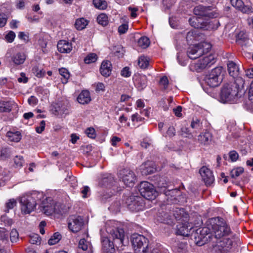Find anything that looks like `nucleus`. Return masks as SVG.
Returning a JSON list of instances; mask_svg holds the SVG:
<instances>
[{
    "instance_id": "nucleus-1",
    "label": "nucleus",
    "mask_w": 253,
    "mask_h": 253,
    "mask_svg": "<svg viewBox=\"0 0 253 253\" xmlns=\"http://www.w3.org/2000/svg\"><path fill=\"white\" fill-rule=\"evenodd\" d=\"M208 226L200 231L199 238L204 243L211 242L212 253H227L231 249L235 237L222 219L210 220Z\"/></svg>"
},
{
    "instance_id": "nucleus-2",
    "label": "nucleus",
    "mask_w": 253,
    "mask_h": 253,
    "mask_svg": "<svg viewBox=\"0 0 253 253\" xmlns=\"http://www.w3.org/2000/svg\"><path fill=\"white\" fill-rule=\"evenodd\" d=\"M43 198L42 193L35 191L30 194H27L21 197L20 204L21 212L23 214H29L35 209L37 201Z\"/></svg>"
},
{
    "instance_id": "nucleus-3",
    "label": "nucleus",
    "mask_w": 253,
    "mask_h": 253,
    "mask_svg": "<svg viewBox=\"0 0 253 253\" xmlns=\"http://www.w3.org/2000/svg\"><path fill=\"white\" fill-rule=\"evenodd\" d=\"M239 90V85L235 82L225 85L221 91V101L225 103L233 101L237 97Z\"/></svg>"
},
{
    "instance_id": "nucleus-4",
    "label": "nucleus",
    "mask_w": 253,
    "mask_h": 253,
    "mask_svg": "<svg viewBox=\"0 0 253 253\" xmlns=\"http://www.w3.org/2000/svg\"><path fill=\"white\" fill-rule=\"evenodd\" d=\"M211 48V45L208 42L194 44L188 48L187 55L190 58L195 59L208 53Z\"/></svg>"
},
{
    "instance_id": "nucleus-5",
    "label": "nucleus",
    "mask_w": 253,
    "mask_h": 253,
    "mask_svg": "<svg viewBox=\"0 0 253 253\" xmlns=\"http://www.w3.org/2000/svg\"><path fill=\"white\" fill-rule=\"evenodd\" d=\"M61 205L55 202L50 198H46L41 205V211L47 215L52 214L53 212L61 213Z\"/></svg>"
},
{
    "instance_id": "nucleus-6",
    "label": "nucleus",
    "mask_w": 253,
    "mask_h": 253,
    "mask_svg": "<svg viewBox=\"0 0 253 253\" xmlns=\"http://www.w3.org/2000/svg\"><path fill=\"white\" fill-rule=\"evenodd\" d=\"M139 191L141 195L148 200L155 199L158 195L154 185L147 181L140 183Z\"/></svg>"
},
{
    "instance_id": "nucleus-7",
    "label": "nucleus",
    "mask_w": 253,
    "mask_h": 253,
    "mask_svg": "<svg viewBox=\"0 0 253 253\" xmlns=\"http://www.w3.org/2000/svg\"><path fill=\"white\" fill-rule=\"evenodd\" d=\"M222 67L215 68L207 76L205 81L207 84L211 87L217 86L221 82L222 78L221 76Z\"/></svg>"
},
{
    "instance_id": "nucleus-8",
    "label": "nucleus",
    "mask_w": 253,
    "mask_h": 253,
    "mask_svg": "<svg viewBox=\"0 0 253 253\" xmlns=\"http://www.w3.org/2000/svg\"><path fill=\"white\" fill-rule=\"evenodd\" d=\"M193 12L196 15H198L201 18L208 17L213 18L219 16V13L217 10L211 6H205L199 5L194 8Z\"/></svg>"
},
{
    "instance_id": "nucleus-9",
    "label": "nucleus",
    "mask_w": 253,
    "mask_h": 253,
    "mask_svg": "<svg viewBox=\"0 0 253 253\" xmlns=\"http://www.w3.org/2000/svg\"><path fill=\"white\" fill-rule=\"evenodd\" d=\"M131 241L132 247L136 253L140 252L144 248V247L148 246L149 240L143 235L134 234L131 236Z\"/></svg>"
},
{
    "instance_id": "nucleus-10",
    "label": "nucleus",
    "mask_w": 253,
    "mask_h": 253,
    "mask_svg": "<svg viewBox=\"0 0 253 253\" xmlns=\"http://www.w3.org/2000/svg\"><path fill=\"white\" fill-rule=\"evenodd\" d=\"M110 239L113 240L117 248H121L124 245V241L125 234L124 229L122 228H115L110 231Z\"/></svg>"
},
{
    "instance_id": "nucleus-11",
    "label": "nucleus",
    "mask_w": 253,
    "mask_h": 253,
    "mask_svg": "<svg viewBox=\"0 0 253 253\" xmlns=\"http://www.w3.org/2000/svg\"><path fill=\"white\" fill-rule=\"evenodd\" d=\"M140 201H141V198L130 195L126 198L125 204L130 211H138L143 207V203Z\"/></svg>"
},
{
    "instance_id": "nucleus-12",
    "label": "nucleus",
    "mask_w": 253,
    "mask_h": 253,
    "mask_svg": "<svg viewBox=\"0 0 253 253\" xmlns=\"http://www.w3.org/2000/svg\"><path fill=\"white\" fill-rule=\"evenodd\" d=\"M84 224V219L80 216L71 215L68 219V227L73 232L81 230Z\"/></svg>"
},
{
    "instance_id": "nucleus-13",
    "label": "nucleus",
    "mask_w": 253,
    "mask_h": 253,
    "mask_svg": "<svg viewBox=\"0 0 253 253\" xmlns=\"http://www.w3.org/2000/svg\"><path fill=\"white\" fill-rule=\"evenodd\" d=\"M121 174L122 175V180L126 186L131 187L134 185L136 177L132 171L124 169Z\"/></svg>"
},
{
    "instance_id": "nucleus-14",
    "label": "nucleus",
    "mask_w": 253,
    "mask_h": 253,
    "mask_svg": "<svg viewBox=\"0 0 253 253\" xmlns=\"http://www.w3.org/2000/svg\"><path fill=\"white\" fill-rule=\"evenodd\" d=\"M215 62V58L214 55L210 54L203 56L196 63V67L199 69H203L206 67H210Z\"/></svg>"
},
{
    "instance_id": "nucleus-15",
    "label": "nucleus",
    "mask_w": 253,
    "mask_h": 253,
    "mask_svg": "<svg viewBox=\"0 0 253 253\" xmlns=\"http://www.w3.org/2000/svg\"><path fill=\"white\" fill-rule=\"evenodd\" d=\"M139 170L143 175L151 174L156 171V165L153 161H147L140 166Z\"/></svg>"
},
{
    "instance_id": "nucleus-16",
    "label": "nucleus",
    "mask_w": 253,
    "mask_h": 253,
    "mask_svg": "<svg viewBox=\"0 0 253 253\" xmlns=\"http://www.w3.org/2000/svg\"><path fill=\"white\" fill-rule=\"evenodd\" d=\"M70 105L67 101H59L57 103L52 109L53 113L56 115H62L69 113Z\"/></svg>"
},
{
    "instance_id": "nucleus-17",
    "label": "nucleus",
    "mask_w": 253,
    "mask_h": 253,
    "mask_svg": "<svg viewBox=\"0 0 253 253\" xmlns=\"http://www.w3.org/2000/svg\"><path fill=\"white\" fill-rule=\"evenodd\" d=\"M199 173L206 185H210L214 181V178L212 172L207 167H202L199 170Z\"/></svg>"
},
{
    "instance_id": "nucleus-18",
    "label": "nucleus",
    "mask_w": 253,
    "mask_h": 253,
    "mask_svg": "<svg viewBox=\"0 0 253 253\" xmlns=\"http://www.w3.org/2000/svg\"><path fill=\"white\" fill-rule=\"evenodd\" d=\"M189 22L190 24L196 29H203L208 30L210 28H213L210 25H207V22L204 21L201 17H193L189 18Z\"/></svg>"
},
{
    "instance_id": "nucleus-19",
    "label": "nucleus",
    "mask_w": 253,
    "mask_h": 253,
    "mask_svg": "<svg viewBox=\"0 0 253 253\" xmlns=\"http://www.w3.org/2000/svg\"><path fill=\"white\" fill-rule=\"evenodd\" d=\"M232 5L243 13L250 14L253 12V8L249 5H245L242 0H231Z\"/></svg>"
},
{
    "instance_id": "nucleus-20",
    "label": "nucleus",
    "mask_w": 253,
    "mask_h": 253,
    "mask_svg": "<svg viewBox=\"0 0 253 253\" xmlns=\"http://www.w3.org/2000/svg\"><path fill=\"white\" fill-rule=\"evenodd\" d=\"M102 250L104 253H112L115 250V245L111 242L108 237H102L101 239Z\"/></svg>"
},
{
    "instance_id": "nucleus-21",
    "label": "nucleus",
    "mask_w": 253,
    "mask_h": 253,
    "mask_svg": "<svg viewBox=\"0 0 253 253\" xmlns=\"http://www.w3.org/2000/svg\"><path fill=\"white\" fill-rule=\"evenodd\" d=\"M59 52L63 53H70L72 50V43L65 40H61L57 43Z\"/></svg>"
},
{
    "instance_id": "nucleus-22",
    "label": "nucleus",
    "mask_w": 253,
    "mask_h": 253,
    "mask_svg": "<svg viewBox=\"0 0 253 253\" xmlns=\"http://www.w3.org/2000/svg\"><path fill=\"white\" fill-rule=\"evenodd\" d=\"M100 71L101 75L105 77H108L111 73L112 65L109 61H104L102 62Z\"/></svg>"
},
{
    "instance_id": "nucleus-23",
    "label": "nucleus",
    "mask_w": 253,
    "mask_h": 253,
    "mask_svg": "<svg viewBox=\"0 0 253 253\" xmlns=\"http://www.w3.org/2000/svg\"><path fill=\"white\" fill-rule=\"evenodd\" d=\"M15 103L13 101H0V112L1 113L10 112Z\"/></svg>"
},
{
    "instance_id": "nucleus-24",
    "label": "nucleus",
    "mask_w": 253,
    "mask_h": 253,
    "mask_svg": "<svg viewBox=\"0 0 253 253\" xmlns=\"http://www.w3.org/2000/svg\"><path fill=\"white\" fill-rule=\"evenodd\" d=\"M77 100L82 104H88L91 101V98L89 91L83 90L78 96Z\"/></svg>"
},
{
    "instance_id": "nucleus-25",
    "label": "nucleus",
    "mask_w": 253,
    "mask_h": 253,
    "mask_svg": "<svg viewBox=\"0 0 253 253\" xmlns=\"http://www.w3.org/2000/svg\"><path fill=\"white\" fill-rule=\"evenodd\" d=\"M228 71L229 75L235 78L239 74V69L238 65L233 61H229L227 64Z\"/></svg>"
},
{
    "instance_id": "nucleus-26",
    "label": "nucleus",
    "mask_w": 253,
    "mask_h": 253,
    "mask_svg": "<svg viewBox=\"0 0 253 253\" xmlns=\"http://www.w3.org/2000/svg\"><path fill=\"white\" fill-rule=\"evenodd\" d=\"M134 82L139 89H142L147 85V77L144 75L137 76L134 79Z\"/></svg>"
},
{
    "instance_id": "nucleus-27",
    "label": "nucleus",
    "mask_w": 253,
    "mask_h": 253,
    "mask_svg": "<svg viewBox=\"0 0 253 253\" xmlns=\"http://www.w3.org/2000/svg\"><path fill=\"white\" fill-rule=\"evenodd\" d=\"M140 253H161L157 245L155 244H148Z\"/></svg>"
},
{
    "instance_id": "nucleus-28",
    "label": "nucleus",
    "mask_w": 253,
    "mask_h": 253,
    "mask_svg": "<svg viewBox=\"0 0 253 253\" xmlns=\"http://www.w3.org/2000/svg\"><path fill=\"white\" fill-rule=\"evenodd\" d=\"M211 134L209 131H206L200 134L198 136V139L200 143L207 144L211 141Z\"/></svg>"
},
{
    "instance_id": "nucleus-29",
    "label": "nucleus",
    "mask_w": 253,
    "mask_h": 253,
    "mask_svg": "<svg viewBox=\"0 0 253 253\" xmlns=\"http://www.w3.org/2000/svg\"><path fill=\"white\" fill-rule=\"evenodd\" d=\"M26 55L23 53L19 52L13 55L12 60L16 65L23 64L26 60Z\"/></svg>"
},
{
    "instance_id": "nucleus-30",
    "label": "nucleus",
    "mask_w": 253,
    "mask_h": 253,
    "mask_svg": "<svg viewBox=\"0 0 253 253\" xmlns=\"http://www.w3.org/2000/svg\"><path fill=\"white\" fill-rule=\"evenodd\" d=\"M6 136L11 141L19 142L21 139V133L19 131L12 132L9 131L6 133Z\"/></svg>"
},
{
    "instance_id": "nucleus-31",
    "label": "nucleus",
    "mask_w": 253,
    "mask_h": 253,
    "mask_svg": "<svg viewBox=\"0 0 253 253\" xmlns=\"http://www.w3.org/2000/svg\"><path fill=\"white\" fill-rule=\"evenodd\" d=\"M60 75L63 77L61 81L63 84H66L70 77V73L66 68H61L59 70Z\"/></svg>"
},
{
    "instance_id": "nucleus-32",
    "label": "nucleus",
    "mask_w": 253,
    "mask_h": 253,
    "mask_svg": "<svg viewBox=\"0 0 253 253\" xmlns=\"http://www.w3.org/2000/svg\"><path fill=\"white\" fill-rule=\"evenodd\" d=\"M87 25V21L84 18L77 19L75 22V26L78 30H82Z\"/></svg>"
},
{
    "instance_id": "nucleus-33",
    "label": "nucleus",
    "mask_w": 253,
    "mask_h": 253,
    "mask_svg": "<svg viewBox=\"0 0 253 253\" xmlns=\"http://www.w3.org/2000/svg\"><path fill=\"white\" fill-rule=\"evenodd\" d=\"M181 192L178 189H175V194H176V198L175 200L177 201L179 204H183L186 202V197L185 194H180Z\"/></svg>"
},
{
    "instance_id": "nucleus-34",
    "label": "nucleus",
    "mask_w": 253,
    "mask_h": 253,
    "mask_svg": "<svg viewBox=\"0 0 253 253\" xmlns=\"http://www.w3.org/2000/svg\"><path fill=\"white\" fill-rule=\"evenodd\" d=\"M187 214L183 209L176 208L175 209V218L180 219L181 218H187Z\"/></svg>"
},
{
    "instance_id": "nucleus-35",
    "label": "nucleus",
    "mask_w": 253,
    "mask_h": 253,
    "mask_svg": "<svg viewBox=\"0 0 253 253\" xmlns=\"http://www.w3.org/2000/svg\"><path fill=\"white\" fill-rule=\"evenodd\" d=\"M188 229L185 225L183 224L177 225V234L186 236L188 235Z\"/></svg>"
},
{
    "instance_id": "nucleus-36",
    "label": "nucleus",
    "mask_w": 253,
    "mask_h": 253,
    "mask_svg": "<svg viewBox=\"0 0 253 253\" xmlns=\"http://www.w3.org/2000/svg\"><path fill=\"white\" fill-rule=\"evenodd\" d=\"M61 239V235L60 234H59L58 232H56L53 234V236L51 237V238L48 240V244L50 245H53L59 242V241Z\"/></svg>"
},
{
    "instance_id": "nucleus-37",
    "label": "nucleus",
    "mask_w": 253,
    "mask_h": 253,
    "mask_svg": "<svg viewBox=\"0 0 253 253\" xmlns=\"http://www.w3.org/2000/svg\"><path fill=\"white\" fill-rule=\"evenodd\" d=\"M199 35L197 30L191 31L189 32L186 36V39L188 41L193 40L197 41L199 40Z\"/></svg>"
},
{
    "instance_id": "nucleus-38",
    "label": "nucleus",
    "mask_w": 253,
    "mask_h": 253,
    "mask_svg": "<svg viewBox=\"0 0 253 253\" xmlns=\"http://www.w3.org/2000/svg\"><path fill=\"white\" fill-rule=\"evenodd\" d=\"M97 20L99 24L104 26H106L108 23V17L104 13L99 14L97 18Z\"/></svg>"
},
{
    "instance_id": "nucleus-39",
    "label": "nucleus",
    "mask_w": 253,
    "mask_h": 253,
    "mask_svg": "<svg viewBox=\"0 0 253 253\" xmlns=\"http://www.w3.org/2000/svg\"><path fill=\"white\" fill-rule=\"evenodd\" d=\"M78 247L83 251H87L88 248L90 249L91 244L84 239H82L79 241Z\"/></svg>"
},
{
    "instance_id": "nucleus-40",
    "label": "nucleus",
    "mask_w": 253,
    "mask_h": 253,
    "mask_svg": "<svg viewBox=\"0 0 253 253\" xmlns=\"http://www.w3.org/2000/svg\"><path fill=\"white\" fill-rule=\"evenodd\" d=\"M244 172V169L238 167L232 169L230 171V176L232 178H236Z\"/></svg>"
},
{
    "instance_id": "nucleus-41",
    "label": "nucleus",
    "mask_w": 253,
    "mask_h": 253,
    "mask_svg": "<svg viewBox=\"0 0 253 253\" xmlns=\"http://www.w3.org/2000/svg\"><path fill=\"white\" fill-rule=\"evenodd\" d=\"M149 39L146 37H141L138 41V45L142 48H147L149 45Z\"/></svg>"
},
{
    "instance_id": "nucleus-42",
    "label": "nucleus",
    "mask_w": 253,
    "mask_h": 253,
    "mask_svg": "<svg viewBox=\"0 0 253 253\" xmlns=\"http://www.w3.org/2000/svg\"><path fill=\"white\" fill-rule=\"evenodd\" d=\"M138 64L141 68L145 69L149 65V60L147 57L141 56L138 59Z\"/></svg>"
},
{
    "instance_id": "nucleus-43",
    "label": "nucleus",
    "mask_w": 253,
    "mask_h": 253,
    "mask_svg": "<svg viewBox=\"0 0 253 253\" xmlns=\"http://www.w3.org/2000/svg\"><path fill=\"white\" fill-rule=\"evenodd\" d=\"M155 184L159 188L166 187L168 186V184L165 178L163 177L160 176L157 177Z\"/></svg>"
},
{
    "instance_id": "nucleus-44",
    "label": "nucleus",
    "mask_w": 253,
    "mask_h": 253,
    "mask_svg": "<svg viewBox=\"0 0 253 253\" xmlns=\"http://www.w3.org/2000/svg\"><path fill=\"white\" fill-rule=\"evenodd\" d=\"M94 6L100 9H104L107 7V3L105 1L101 0H93Z\"/></svg>"
},
{
    "instance_id": "nucleus-45",
    "label": "nucleus",
    "mask_w": 253,
    "mask_h": 253,
    "mask_svg": "<svg viewBox=\"0 0 253 253\" xmlns=\"http://www.w3.org/2000/svg\"><path fill=\"white\" fill-rule=\"evenodd\" d=\"M10 239L12 243H16L19 240V234L15 229H13L10 233Z\"/></svg>"
},
{
    "instance_id": "nucleus-46",
    "label": "nucleus",
    "mask_w": 253,
    "mask_h": 253,
    "mask_svg": "<svg viewBox=\"0 0 253 253\" xmlns=\"http://www.w3.org/2000/svg\"><path fill=\"white\" fill-rule=\"evenodd\" d=\"M29 242L32 244H40L41 238L38 234H33L30 236Z\"/></svg>"
},
{
    "instance_id": "nucleus-47",
    "label": "nucleus",
    "mask_w": 253,
    "mask_h": 253,
    "mask_svg": "<svg viewBox=\"0 0 253 253\" xmlns=\"http://www.w3.org/2000/svg\"><path fill=\"white\" fill-rule=\"evenodd\" d=\"M17 205V201L14 199H11L9 200L8 202L5 204L6 212H8L9 210L13 209Z\"/></svg>"
},
{
    "instance_id": "nucleus-48",
    "label": "nucleus",
    "mask_w": 253,
    "mask_h": 253,
    "mask_svg": "<svg viewBox=\"0 0 253 253\" xmlns=\"http://www.w3.org/2000/svg\"><path fill=\"white\" fill-rule=\"evenodd\" d=\"M97 57L95 53L89 54L84 59V62L86 64H90L94 62L97 60Z\"/></svg>"
},
{
    "instance_id": "nucleus-49",
    "label": "nucleus",
    "mask_w": 253,
    "mask_h": 253,
    "mask_svg": "<svg viewBox=\"0 0 253 253\" xmlns=\"http://www.w3.org/2000/svg\"><path fill=\"white\" fill-rule=\"evenodd\" d=\"M113 177L111 175L109 174L102 179L101 184L104 186H108L109 184L113 183Z\"/></svg>"
},
{
    "instance_id": "nucleus-50",
    "label": "nucleus",
    "mask_w": 253,
    "mask_h": 253,
    "mask_svg": "<svg viewBox=\"0 0 253 253\" xmlns=\"http://www.w3.org/2000/svg\"><path fill=\"white\" fill-rule=\"evenodd\" d=\"M180 134L184 137H188L189 138H192L193 137L192 133L190 132L188 128L187 127H183L181 128Z\"/></svg>"
},
{
    "instance_id": "nucleus-51",
    "label": "nucleus",
    "mask_w": 253,
    "mask_h": 253,
    "mask_svg": "<svg viewBox=\"0 0 253 253\" xmlns=\"http://www.w3.org/2000/svg\"><path fill=\"white\" fill-rule=\"evenodd\" d=\"M160 85L164 89H166L168 87L169 81L167 77L163 76L162 77L159 82Z\"/></svg>"
},
{
    "instance_id": "nucleus-52",
    "label": "nucleus",
    "mask_w": 253,
    "mask_h": 253,
    "mask_svg": "<svg viewBox=\"0 0 253 253\" xmlns=\"http://www.w3.org/2000/svg\"><path fill=\"white\" fill-rule=\"evenodd\" d=\"M174 127L173 126H170L166 132L165 135V137L167 138H172L174 136Z\"/></svg>"
},
{
    "instance_id": "nucleus-53",
    "label": "nucleus",
    "mask_w": 253,
    "mask_h": 253,
    "mask_svg": "<svg viewBox=\"0 0 253 253\" xmlns=\"http://www.w3.org/2000/svg\"><path fill=\"white\" fill-rule=\"evenodd\" d=\"M85 133L87 134V136L90 138H94L95 137L96 134L95 133V130L93 128H88L86 130Z\"/></svg>"
},
{
    "instance_id": "nucleus-54",
    "label": "nucleus",
    "mask_w": 253,
    "mask_h": 253,
    "mask_svg": "<svg viewBox=\"0 0 253 253\" xmlns=\"http://www.w3.org/2000/svg\"><path fill=\"white\" fill-rule=\"evenodd\" d=\"M8 238V234L4 230H0V239L3 242H7Z\"/></svg>"
},
{
    "instance_id": "nucleus-55",
    "label": "nucleus",
    "mask_w": 253,
    "mask_h": 253,
    "mask_svg": "<svg viewBox=\"0 0 253 253\" xmlns=\"http://www.w3.org/2000/svg\"><path fill=\"white\" fill-rule=\"evenodd\" d=\"M15 37V34L13 31H10L6 36L5 39L9 42H11Z\"/></svg>"
},
{
    "instance_id": "nucleus-56",
    "label": "nucleus",
    "mask_w": 253,
    "mask_h": 253,
    "mask_svg": "<svg viewBox=\"0 0 253 253\" xmlns=\"http://www.w3.org/2000/svg\"><path fill=\"white\" fill-rule=\"evenodd\" d=\"M128 30V25L126 24H123L118 28V32L120 34H123L126 32Z\"/></svg>"
},
{
    "instance_id": "nucleus-57",
    "label": "nucleus",
    "mask_w": 253,
    "mask_h": 253,
    "mask_svg": "<svg viewBox=\"0 0 253 253\" xmlns=\"http://www.w3.org/2000/svg\"><path fill=\"white\" fill-rule=\"evenodd\" d=\"M34 73L38 78H41L43 77L45 74V72L42 71V70H39L37 67H34L33 69Z\"/></svg>"
},
{
    "instance_id": "nucleus-58",
    "label": "nucleus",
    "mask_w": 253,
    "mask_h": 253,
    "mask_svg": "<svg viewBox=\"0 0 253 253\" xmlns=\"http://www.w3.org/2000/svg\"><path fill=\"white\" fill-rule=\"evenodd\" d=\"M24 162L23 157L16 156L14 159V163L17 167H21Z\"/></svg>"
},
{
    "instance_id": "nucleus-59",
    "label": "nucleus",
    "mask_w": 253,
    "mask_h": 253,
    "mask_svg": "<svg viewBox=\"0 0 253 253\" xmlns=\"http://www.w3.org/2000/svg\"><path fill=\"white\" fill-rule=\"evenodd\" d=\"M45 123L44 121H42L40 123V126H37L36 128L37 132L41 133L44 129Z\"/></svg>"
},
{
    "instance_id": "nucleus-60",
    "label": "nucleus",
    "mask_w": 253,
    "mask_h": 253,
    "mask_svg": "<svg viewBox=\"0 0 253 253\" xmlns=\"http://www.w3.org/2000/svg\"><path fill=\"white\" fill-rule=\"evenodd\" d=\"M131 72L129 71V68L126 67L121 71V75L125 77H128L130 76Z\"/></svg>"
},
{
    "instance_id": "nucleus-61",
    "label": "nucleus",
    "mask_w": 253,
    "mask_h": 253,
    "mask_svg": "<svg viewBox=\"0 0 253 253\" xmlns=\"http://www.w3.org/2000/svg\"><path fill=\"white\" fill-rule=\"evenodd\" d=\"M229 157L232 161L235 162L238 158V154L235 151H231L229 153Z\"/></svg>"
},
{
    "instance_id": "nucleus-62",
    "label": "nucleus",
    "mask_w": 253,
    "mask_h": 253,
    "mask_svg": "<svg viewBox=\"0 0 253 253\" xmlns=\"http://www.w3.org/2000/svg\"><path fill=\"white\" fill-rule=\"evenodd\" d=\"M200 126V120L196 119L193 120L191 124V127L192 128H198Z\"/></svg>"
},
{
    "instance_id": "nucleus-63",
    "label": "nucleus",
    "mask_w": 253,
    "mask_h": 253,
    "mask_svg": "<svg viewBox=\"0 0 253 253\" xmlns=\"http://www.w3.org/2000/svg\"><path fill=\"white\" fill-rule=\"evenodd\" d=\"M143 118L140 117L138 113H135L132 115L131 116V121L132 122L136 121L139 122L142 121Z\"/></svg>"
},
{
    "instance_id": "nucleus-64",
    "label": "nucleus",
    "mask_w": 253,
    "mask_h": 253,
    "mask_svg": "<svg viewBox=\"0 0 253 253\" xmlns=\"http://www.w3.org/2000/svg\"><path fill=\"white\" fill-rule=\"evenodd\" d=\"M29 104L31 105H34L37 104L38 99L34 96H31L28 100Z\"/></svg>"
}]
</instances>
